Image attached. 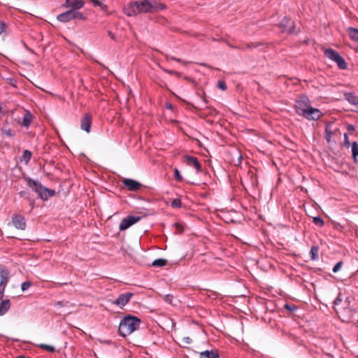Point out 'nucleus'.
Segmentation results:
<instances>
[{
	"instance_id": "obj_16",
	"label": "nucleus",
	"mask_w": 358,
	"mask_h": 358,
	"mask_svg": "<svg viewBox=\"0 0 358 358\" xmlns=\"http://www.w3.org/2000/svg\"><path fill=\"white\" fill-rule=\"evenodd\" d=\"M150 13H157L158 11H160V10H164L166 8V6L164 3L157 1L156 0L150 1Z\"/></svg>"
},
{
	"instance_id": "obj_8",
	"label": "nucleus",
	"mask_w": 358,
	"mask_h": 358,
	"mask_svg": "<svg viewBox=\"0 0 358 358\" xmlns=\"http://www.w3.org/2000/svg\"><path fill=\"white\" fill-rule=\"evenodd\" d=\"M141 219L139 216L129 215L122 220L119 229L120 231H124L129 228L131 226L138 222Z\"/></svg>"
},
{
	"instance_id": "obj_9",
	"label": "nucleus",
	"mask_w": 358,
	"mask_h": 358,
	"mask_svg": "<svg viewBox=\"0 0 358 358\" xmlns=\"http://www.w3.org/2000/svg\"><path fill=\"white\" fill-rule=\"evenodd\" d=\"M122 182L127 187V190L131 192H137L143 187L141 182L131 178H123Z\"/></svg>"
},
{
	"instance_id": "obj_15",
	"label": "nucleus",
	"mask_w": 358,
	"mask_h": 358,
	"mask_svg": "<svg viewBox=\"0 0 358 358\" xmlns=\"http://www.w3.org/2000/svg\"><path fill=\"white\" fill-rule=\"evenodd\" d=\"M185 158L188 166H194L196 169L197 173L201 171V164L196 157L194 156L186 155Z\"/></svg>"
},
{
	"instance_id": "obj_50",
	"label": "nucleus",
	"mask_w": 358,
	"mask_h": 358,
	"mask_svg": "<svg viewBox=\"0 0 358 358\" xmlns=\"http://www.w3.org/2000/svg\"><path fill=\"white\" fill-rule=\"evenodd\" d=\"M100 8H101V10L106 11L107 9H108V6L106 4L102 3L101 6H100Z\"/></svg>"
},
{
	"instance_id": "obj_35",
	"label": "nucleus",
	"mask_w": 358,
	"mask_h": 358,
	"mask_svg": "<svg viewBox=\"0 0 358 358\" xmlns=\"http://www.w3.org/2000/svg\"><path fill=\"white\" fill-rule=\"evenodd\" d=\"M19 194L21 197L24 198L27 200L30 199V197H29L30 193L29 191H26V190L20 191L19 192Z\"/></svg>"
},
{
	"instance_id": "obj_25",
	"label": "nucleus",
	"mask_w": 358,
	"mask_h": 358,
	"mask_svg": "<svg viewBox=\"0 0 358 358\" xmlns=\"http://www.w3.org/2000/svg\"><path fill=\"white\" fill-rule=\"evenodd\" d=\"M31 157V152L28 150H25L23 152L22 155L21 157V161H24L26 163H28L30 161Z\"/></svg>"
},
{
	"instance_id": "obj_13",
	"label": "nucleus",
	"mask_w": 358,
	"mask_h": 358,
	"mask_svg": "<svg viewBox=\"0 0 358 358\" xmlns=\"http://www.w3.org/2000/svg\"><path fill=\"white\" fill-rule=\"evenodd\" d=\"M92 117L90 113H85L80 120V127L87 133L90 131Z\"/></svg>"
},
{
	"instance_id": "obj_55",
	"label": "nucleus",
	"mask_w": 358,
	"mask_h": 358,
	"mask_svg": "<svg viewBox=\"0 0 358 358\" xmlns=\"http://www.w3.org/2000/svg\"><path fill=\"white\" fill-rule=\"evenodd\" d=\"M62 305V301H57L56 303H55V306H61Z\"/></svg>"
},
{
	"instance_id": "obj_24",
	"label": "nucleus",
	"mask_w": 358,
	"mask_h": 358,
	"mask_svg": "<svg viewBox=\"0 0 358 358\" xmlns=\"http://www.w3.org/2000/svg\"><path fill=\"white\" fill-rule=\"evenodd\" d=\"M167 264V260L165 259H157L152 262V266L154 267H162Z\"/></svg>"
},
{
	"instance_id": "obj_52",
	"label": "nucleus",
	"mask_w": 358,
	"mask_h": 358,
	"mask_svg": "<svg viewBox=\"0 0 358 358\" xmlns=\"http://www.w3.org/2000/svg\"><path fill=\"white\" fill-rule=\"evenodd\" d=\"M183 78H184V79H185V80H188V81H189V82H193V79H192V78H190V77H188V76H185L183 77Z\"/></svg>"
},
{
	"instance_id": "obj_23",
	"label": "nucleus",
	"mask_w": 358,
	"mask_h": 358,
	"mask_svg": "<svg viewBox=\"0 0 358 358\" xmlns=\"http://www.w3.org/2000/svg\"><path fill=\"white\" fill-rule=\"evenodd\" d=\"M319 247L313 245L311 247L310 255L312 260H317L318 259Z\"/></svg>"
},
{
	"instance_id": "obj_2",
	"label": "nucleus",
	"mask_w": 358,
	"mask_h": 358,
	"mask_svg": "<svg viewBox=\"0 0 358 358\" xmlns=\"http://www.w3.org/2000/svg\"><path fill=\"white\" fill-rule=\"evenodd\" d=\"M141 322V319L136 316L129 314L124 315L120 320L118 327L120 336L125 338L127 336L130 335L139 329Z\"/></svg>"
},
{
	"instance_id": "obj_10",
	"label": "nucleus",
	"mask_w": 358,
	"mask_h": 358,
	"mask_svg": "<svg viewBox=\"0 0 358 358\" xmlns=\"http://www.w3.org/2000/svg\"><path fill=\"white\" fill-rule=\"evenodd\" d=\"M13 226L20 230H25L27 227L26 220L24 216L20 214H13L12 216Z\"/></svg>"
},
{
	"instance_id": "obj_42",
	"label": "nucleus",
	"mask_w": 358,
	"mask_h": 358,
	"mask_svg": "<svg viewBox=\"0 0 358 358\" xmlns=\"http://www.w3.org/2000/svg\"><path fill=\"white\" fill-rule=\"evenodd\" d=\"M284 308L289 310L290 312H292L296 309V307L294 305H289L288 303H285L284 306Z\"/></svg>"
},
{
	"instance_id": "obj_7",
	"label": "nucleus",
	"mask_w": 358,
	"mask_h": 358,
	"mask_svg": "<svg viewBox=\"0 0 358 358\" xmlns=\"http://www.w3.org/2000/svg\"><path fill=\"white\" fill-rule=\"evenodd\" d=\"M278 27L281 31L283 33H287L289 34L294 33L295 22L289 17L285 16L279 22Z\"/></svg>"
},
{
	"instance_id": "obj_41",
	"label": "nucleus",
	"mask_w": 358,
	"mask_h": 358,
	"mask_svg": "<svg viewBox=\"0 0 358 358\" xmlns=\"http://www.w3.org/2000/svg\"><path fill=\"white\" fill-rule=\"evenodd\" d=\"M351 143L349 141V138H348V134L345 133L344 134V145L346 147V148H350Z\"/></svg>"
},
{
	"instance_id": "obj_26",
	"label": "nucleus",
	"mask_w": 358,
	"mask_h": 358,
	"mask_svg": "<svg viewBox=\"0 0 358 358\" xmlns=\"http://www.w3.org/2000/svg\"><path fill=\"white\" fill-rule=\"evenodd\" d=\"M38 347L44 350L49 352H55L56 350L55 347H53L52 345H47V344H43V343L39 344Z\"/></svg>"
},
{
	"instance_id": "obj_20",
	"label": "nucleus",
	"mask_w": 358,
	"mask_h": 358,
	"mask_svg": "<svg viewBox=\"0 0 358 358\" xmlns=\"http://www.w3.org/2000/svg\"><path fill=\"white\" fill-rule=\"evenodd\" d=\"M352 158L355 163H358V143L357 141L352 143Z\"/></svg>"
},
{
	"instance_id": "obj_33",
	"label": "nucleus",
	"mask_w": 358,
	"mask_h": 358,
	"mask_svg": "<svg viewBox=\"0 0 358 358\" xmlns=\"http://www.w3.org/2000/svg\"><path fill=\"white\" fill-rule=\"evenodd\" d=\"M348 99L350 103L354 105L358 104L357 98L352 93H349V98Z\"/></svg>"
},
{
	"instance_id": "obj_19",
	"label": "nucleus",
	"mask_w": 358,
	"mask_h": 358,
	"mask_svg": "<svg viewBox=\"0 0 358 358\" xmlns=\"http://www.w3.org/2000/svg\"><path fill=\"white\" fill-rule=\"evenodd\" d=\"M32 119L33 115L29 111H26V113L24 114L21 125L28 128L30 126Z\"/></svg>"
},
{
	"instance_id": "obj_30",
	"label": "nucleus",
	"mask_w": 358,
	"mask_h": 358,
	"mask_svg": "<svg viewBox=\"0 0 358 358\" xmlns=\"http://www.w3.org/2000/svg\"><path fill=\"white\" fill-rule=\"evenodd\" d=\"M1 131L3 134L8 136H10V137H13L15 136V133L14 131H13L12 129H5V128H2L1 129Z\"/></svg>"
},
{
	"instance_id": "obj_6",
	"label": "nucleus",
	"mask_w": 358,
	"mask_h": 358,
	"mask_svg": "<svg viewBox=\"0 0 358 358\" xmlns=\"http://www.w3.org/2000/svg\"><path fill=\"white\" fill-rule=\"evenodd\" d=\"M27 185L29 187H31L32 189L38 194V198L42 199L43 201H46L48 199V193L45 191H43L45 187L42 185L41 183L32 180L31 178H28L27 179Z\"/></svg>"
},
{
	"instance_id": "obj_37",
	"label": "nucleus",
	"mask_w": 358,
	"mask_h": 358,
	"mask_svg": "<svg viewBox=\"0 0 358 358\" xmlns=\"http://www.w3.org/2000/svg\"><path fill=\"white\" fill-rule=\"evenodd\" d=\"M166 59L167 60L171 59V60L176 61V62H180V63H181L182 64H186L187 63V62L182 60L181 59L176 58V57H173V56H166Z\"/></svg>"
},
{
	"instance_id": "obj_43",
	"label": "nucleus",
	"mask_w": 358,
	"mask_h": 358,
	"mask_svg": "<svg viewBox=\"0 0 358 358\" xmlns=\"http://www.w3.org/2000/svg\"><path fill=\"white\" fill-rule=\"evenodd\" d=\"M173 295H172V294H166V295H165V296H164V300L166 302L169 303H172V299H173Z\"/></svg>"
},
{
	"instance_id": "obj_32",
	"label": "nucleus",
	"mask_w": 358,
	"mask_h": 358,
	"mask_svg": "<svg viewBox=\"0 0 358 358\" xmlns=\"http://www.w3.org/2000/svg\"><path fill=\"white\" fill-rule=\"evenodd\" d=\"M174 178L178 182H181L182 180V177L178 169H174Z\"/></svg>"
},
{
	"instance_id": "obj_47",
	"label": "nucleus",
	"mask_w": 358,
	"mask_h": 358,
	"mask_svg": "<svg viewBox=\"0 0 358 358\" xmlns=\"http://www.w3.org/2000/svg\"><path fill=\"white\" fill-rule=\"evenodd\" d=\"M182 341L184 343H185L187 344H190L192 343V339L188 336L184 337L182 338Z\"/></svg>"
},
{
	"instance_id": "obj_31",
	"label": "nucleus",
	"mask_w": 358,
	"mask_h": 358,
	"mask_svg": "<svg viewBox=\"0 0 358 358\" xmlns=\"http://www.w3.org/2000/svg\"><path fill=\"white\" fill-rule=\"evenodd\" d=\"M163 71L170 75H174V76H177L178 78H180L182 76L181 73L173 71V70H169V69H163Z\"/></svg>"
},
{
	"instance_id": "obj_39",
	"label": "nucleus",
	"mask_w": 358,
	"mask_h": 358,
	"mask_svg": "<svg viewBox=\"0 0 358 358\" xmlns=\"http://www.w3.org/2000/svg\"><path fill=\"white\" fill-rule=\"evenodd\" d=\"M217 85L220 89L222 90H226L227 88L226 83L223 80H219L217 82Z\"/></svg>"
},
{
	"instance_id": "obj_58",
	"label": "nucleus",
	"mask_w": 358,
	"mask_h": 358,
	"mask_svg": "<svg viewBox=\"0 0 358 358\" xmlns=\"http://www.w3.org/2000/svg\"><path fill=\"white\" fill-rule=\"evenodd\" d=\"M339 301H341V300H340V299H336L335 300V301H334V303L337 304V303H338V302H339Z\"/></svg>"
},
{
	"instance_id": "obj_53",
	"label": "nucleus",
	"mask_w": 358,
	"mask_h": 358,
	"mask_svg": "<svg viewBox=\"0 0 358 358\" xmlns=\"http://www.w3.org/2000/svg\"><path fill=\"white\" fill-rule=\"evenodd\" d=\"M166 108L167 109H172V108H173V106H172L170 103H167L166 104Z\"/></svg>"
},
{
	"instance_id": "obj_11",
	"label": "nucleus",
	"mask_w": 358,
	"mask_h": 358,
	"mask_svg": "<svg viewBox=\"0 0 358 358\" xmlns=\"http://www.w3.org/2000/svg\"><path fill=\"white\" fill-rule=\"evenodd\" d=\"M84 4L85 3L82 0H66L62 7L71 8V10L78 11L79 9L84 6Z\"/></svg>"
},
{
	"instance_id": "obj_18",
	"label": "nucleus",
	"mask_w": 358,
	"mask_h": 358,
	"mask_svg": "<svg viewBox=\"0 0 358 358\" xmlns=\"http://www.w3.org/2000/svg\"><path fill=\"white\" fill-rule=\"evenodd\" d=\"M10 301L8 299L0 302V316L5 315L10 308Z\"/></svg>"
},
{
	"instance_id": "obj_44",
	"label": "nucleus",
	"mask_w": 358,
	"mask_h": 358,
	"mask_svg": "<svg viewBox=\"0 0 358 358\" xmlns=\"http://www.w3.org/2000/svg\"><path fill=\"white\" fill-rule=\"evenodd\" d=\"M7 28V24L0 20V34H1L3 32L6 31Z\"/></svg>"
},
{
	"instance_id": "obj_48",
	"label": "nucleus",
	"mask_w": 358,
	"mask_h": 358,
	"mask_svg": "<svg viewBox=\"0 0 358 358\" xmlns=\"http://www.w3.org/2000/svg\"><path fill=\"white\" fill-rule=\"evenodd\" d=\"M347 129L350 131H352L355 130V127L353 124H347Z\"/></svg>"
},
{
	"instance_id": "obj_54",
	"label": "nucleus",
	"mask_w": 358,
	"mask_h": 358,
	"mask_svg": "<svg viewBox=\"0 0 358 358\" xmlns=\"http://www.w3.org/2000/svg\"><path fill=\"white\" fill-rule=\"evenodd\" d=\"M4 290L5 289H3L2 288H1V289H0V299L3 296Z\"/></svg>"
},
{
	"instance_id": "obj_59",
	"label": "nucleus",
	"mask_w": 358,
	"mask_h": 358,
	"mask_svg": "<svg viewBox=\"0 0 358 358\" xmlns=\"http://www.w3.org/2000/svg\"><path fill=\"white\" fill-rule=\"evenodd\" d=\"M200 65H201V66H206V64H204V63H201V64H200Z\"/></svg>"
},
{
	"instance_id": "obj_29",
	"label": "nucleus",
	"mask_w": 358,
	"mask_h": 358,
	"mask_svg": "<svg viewBox=\"0 0 358 358\" xmlns=\"http://www.w3.org/2000/svg\"><path fill=\"white\" fill-rule=\"evenodd\" d=\"M313 222L317 226L322 227L324 224V220L320 217H313Z\"/></svg>"
},
{
	"instance_id": "obj_51",
	"label": "nucleus",
	"mask_w": 358,
	"mask_h": 358,
	"mask_svg": "<svg viewBox=\"0 0 358 358\" xmlns=\"http://www.w3.org/2000/svg\"><path fill=\"white\" fill-rule=\"evenodd\" d=\"M234 49L236 50H245V45H236V47H234Z\"/></svg>"
},
{
	"instance_id": "obj_5",
	"label": "nucleus",
	"mask_w": 358,
	"mask_h": 358,
	"mask_svg": "<svg viewBox=\"0 0 358 358\" xmlns=\"http://www.w3.org/2000/svg\"><path fill=\"white\" fill-rule=\"evenodd\" d=\"M324 54L327 58L334 61L340 69L345 70L348 68V64L345 59L334 49L326 48L324 50Z\"/></svg>"
},
{
	"instance_id": "obj_49",
	"label": "nucleus",
	"mask_w": 358,
	"mask_h": 358,
	"mask_svg": "<svg viewBox=\"0 0 358 358\" xmlns=\"http://www.w3.org/2000/svg\"><path fill=\"white\" fill-rule=\"evenodd\" d=\"M29 202V206H31V208L33 209L34 207V204H35V201L34 199H28Z\"/></svg>"
},
{
	"instance_id": "obj_40",
	"label": "nucleus",
	"mask_w": 358,
	"mask_h": 358,
	"mask_svg": "<svg viewBox=\"0 0 358 358\" xmlns=\"http://www.w3.org/2000/svg\"><path fill=\"white\" fill-rule=\"evenodd\" d=\"M43 191H45L48 193V197H52L56 194V192L54 189H51L45 187Z\"/></svg>"
},
{
	"instance_id": "obj_61",
	"label": "nucleus",
	"mask_w": 358,
	"mask_h": 358,
	"mask_svg": "<svg viewBox=\"0 0 358 358\" xmlns=\"http://www.w3.org/2000/svg\"><path fill=\"white\" fill-rule=\"evenodd\" d=\"M189 105H190L192 107L195 108V107L194 106V105H192V104H189Z\"/></svg>"
},
{
	"instance_id": "obj_56",
	"label": "nucleus",
	"mask_w": 358,
	"mask_h": 358,
	"mask_svg": "<svg viewBox=\"0 0 358 358\" xmlns=\"http://www.w3.org/2000/svg\"><path fill=\"white\" fill-rule=\"evenodd\" d=\"M228 45H229L231 48H232V49H234V47H236V45H231V44H229V43H228Z\"/></svg>"
},
{
	"instance_id": "obj_28",
	"label": "nucleus",
	"mask_w": 358,
	"mask_h": 358,
	"mask_svg": "<svg viewBox=\"0 0 358 358\" xmlns=\"http://www.w3.org/2000/svg\"><path fill=\"white\" fill-rule=\"evenodd\" d=\"M182 205L181 200L178 198L174 199L172 200L171 206L173 208H180Z\"/></svg>"
},
{
	"instance_id": "obj_12",
	"label": "nucleus",
	"mask_w": 358,
	"mask_h": 358,
	"mask_svg": "<svg viewBox=\"0 0 358 358\" xmlns=\"http://www.w3.org/2000/svg\"><path fill=\"white\" fill-rule=\"evenodd\" d=\"M133 295H134V294L131 292H126L124 294H121L115 299V301L113 302V303L120 307H123L130 301V299Z\"/></svg>"
},
{
	"instance_id": "obj_1",
	"label": "nucleus",
	"mask_w": 358,
	"mask_h": 358,
	"mask_svg": "<svg viewBox=\"0 0 358 358\" xmlns=\"http://www.w3.org/2000/svg\"><path fill=\"white\" fill-rule=\"evenodd\" d=\"M294 110L296 114L308 120L317 121L323 115L318 108L311 106V102L306 94H301L296 100Z\"/></svg>"
},
{
	"instance_id": "obj_3",
	"label": "nucleus",
	"mask_w": 358,
	"mask_h": 358,
	"mask_svg": "<svg viewBox=\"0 0 358 358\" xmlns=\"http://www.w3.org/2000/svg\"><path fill=\"white\" fill-rule=\"evenodd\" d=\"M150 0L135 1L128 3L124 10L128 16H133L141 13H150Z\"/></svg>"
},
{
	"instance_id": "obj_27",
	"label": "nucleus",
	"mask_w": 358,
	"mask_h": 358,
	"mask_svg": "<svg viewBox=\"0 0 358 358\" xmlns=\"http://www.w3.org/2000/svg\"><path fill=\"white\" fill-rule=\"evenodd\" d=\"M263 43L261 42H257V43H246L245 45V49H250V48H257L262 45Z\"/></svg>"
},
{
	"instance_id": "obj_38",
	"label": "nucleus",
	"mask_w": 358,
	"mask_h": 358,
	"mask_svg": "<svg viewBox=\"0 0 358 358\" xmlns=\"http://www.w3.org/2000/svg\"><path fill=\"white\" fill-rule=\"evenodd\" d=\"M342 265H343V262L342 261H340V262H337L334 265V266L333 267V269H332L333 272L334 273H337L341 269Z\"/></svg>"
},
{
	"instance_id": "obj_36",
	"label": "nucleus",
	"mask_w": 358,
	"mask_h": 358,
	"mask_svg": "<svg viewBox=\"0 0 358 358\" xmlns=\"http://www.w3.org/2000/svg\"><path fill=\"white\" fill-rule=\"evenodd\" d=\"M31 286V282L30 281H25L22 283L21 285V289L24 292L27 290L28 288H29Z\"/></svg>"
},
{
	"instance_id": "obj_14",
	"label": "nucleus",
	"mask_w": 358,
	"mask_h": 358,
	"mask_svg": "<svg viewBox=\"0 0 358 358\" xmlns=\"http://www.w3.org/2000/svg\"><path fill=\"white\" fill-rule=\"evenodd\" d=\"M9 279V271L4 267H0V287L5 289Z\"/></svg>"
},
{
	"instance_id": "obj_60",
	"label": "nucleus",
	"mask_w": 358,
	"mask_h": 358,
	"mask_svg": "<svg viewBox=\"0 0 358 358\" xmlns=\"http://www.w3.org/2000/svg\"><path fill=\"white\" fill-rule=\"evenodd\" d=\"M62 285H66V282H64V283H59V286H61Z\"/></svg>"
},
{
	"instance_id": "obj_17",
	"label": "nucleus",
	"mask_w": 358,
	"mask_h": 358,
	"mask_svg": "<svg viewBox=\"0 0 358 358\" xmlns=\"http://www.w3.org/2000/svg\"><path fill=\"white\" fill-rule=\"evenodd\" d=\"M199 358H220L217 350H205L199 353Z\"/></svg>"
},
{
	"instance_id": "obj_22",
	"label": "nucleus",
	"mask_w": 358,
	"mask_h": 358,
	"mask_svg": "<svg viewBox=\"0 0 358 358\" xmlns=\"http://www.w3.org/2000/svg\"><path fill=\"white\" fill-rule=\"evenodd\" d=\"M332 125L331 122H329L325 126V139L329 143L331 141V136L333 135V131L331 129V126Z\"/></svg>"
},
{
	"instance_id": "obj_46",
	"label": "nucleus",
	"mask_w": 358,
	"mask_h": 358,
	"mask_svg": "<svg viewBox=\"0 0 358 358\" xmlns=\"http://www.w3.org/2000/svg\"><path fill=\"white\" fill-rule=\"evenodd\" d=\"M90 1L93 3L94 6H99V7H100L101 3H102L101 1H99V0H90Z\"/></svg>"
},
{
	"instance_id": "obj_62",
	"label": "nucleus",
	"mask_w": 358,
	"mask_h": 358,
	"mask_svg": "<svg viewBox=\"0 0 358 358\" xmlns=\"http://www.w3.org/2000/svg\"><path fill=\"white\" fill-rule=\"evenodd\" d=\"M357 324H358V320H357Z\"/></svg>"
},
{
	"instance_id": "obj_21",
	"label": "nucleus",
	"mask_w": 358,
	"mask_h": 358,
	"mask_svg": "<svg viewBox=\"0 0 358 358\" xmlns=\"http://www.w3.org/2000/svg\"><path fill=\"white\" fill-rule=\"evenodd\" d=\"M348 33L350 36V38L355 41L358 42V29L354 27H348Z\"/></svg>"
},
{
	"instance_id": "obj_45",
	"label": "nucleus",
	"mask_w": 358,
	"mask_h": 358,
	"mask_svg": "<svg viewBox=\"0 0 358 358\" xmlns=\"http://www.w3.org/2000/svg\"><path fill=\"white\" fill-rule=\"evenodd\" d=\"M107 34L113 41L117 40L115 35L111 31H108Z\"/></svg>"
},
{
	"instance_id": "obj_4",
	"label": "nucleus",
	"mask_w": 358,
	"mask_h": 358,
	"mask_svg": "<svg viewBox=\"0 0 358 358\" xmlns=\"http://www.w3.org/2000/svg\"><path fill=\"white\" fill-rule=\"evenodd\" d=\"M57 20L61 22L66 23L71 20H79L85 21L86 17L83 13L80 11H74V10L69 9L57 16Z\"/></svg>"
},
{
	"instance_id": "obj_57",
	"label": "nucleus",
	"mask_w": 358,
	"mask_h": 358,
	"mask_svg": "<svg viewBox=\"0 0 358 358\" xmlns=\"http://www.w3.org/2000/svg\"><path fill=\"white\" fill-rule=\"evenodd\" d=\"M339 301H341V300H340V299H336L335 300V301H334V303L337 304V303H338V302H339Z\"/></svg>"
},
{
	"instance_id": "obj_34",
	"label": "nucleus",
	"mask_w": 358,
	"mask_h": 358,
	"mask_svg": "<svg viewBox=\"0 0 358 358\" xmlns=\"http://www.w3.org/2000/svg\"><path fill=\"white\" fill-rule=\"evenodd\" d=\"M175 228H176V233L180 234L183 231V226L180 223H175L174 224Z\"/></svg>"
}]
</instances>
